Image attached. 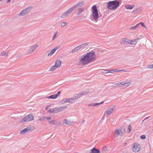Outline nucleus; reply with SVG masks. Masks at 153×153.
Masks as SVG:
<instances>
[{
    "instance_id": "f257e3e1",
    "label": "nucleus",
    "mask_w": 153,
    "mask_h": 153,
    "mask_svg": "<svg viewBox=\"0 0 153 153\" xmlns=\"http://www.w3.org/2000/svg\"><path fill=\"white\" fill-rule=\"evenodd\" d=\"M96 59L95 53L93 51L81 56L79 58V61L83 65L87 64L94 61Z\"/></svg>"
},
{
    "instance_id": "f03ea898",
    "label": "nucleus",
    "mask_w": 153,
    "mask_h": 153,
    "mask_svg": "<svg viewBox=\"0 0 153 153\" xmlns=\"http://www.w3.org/2000/svg\"><path fill=\"white\" fill-rule=\"evenodd\" d=\"M120 4L119 0L109 1L107 4V7L110 10H115L119 6Z\"/></svg>"
},
{
    "instance_id": "7ed1b4c3",
    "label": "nucleus",
    "mask_w": 153,
    "mask_h": 153,
    "mask_svg": "<svg viewBox=\"0 0 153 153\" xmlns=\"http://www.w3.org/2000/svg\"><path fill=\"white\" fill-rule=\"evenodd\" d=\"M92 16L94 21L97 22L99 18L98 10L97 9L96 5H94L91 7Z\"/></svg>"
},
{
    "instance_id": "20e7f679",
    "label": "nucleus",
    "mask_w": 153,
    "mask_h": 153,
    "mask_svg": "<svg viewBox=\"0 0 153 153\" xmlns=\"http://www.w3.org/2000/svg\"><path fill=\"white\" fill-rule=\"evenodd\" d=\"M67 108V106H63L59 107H56L51 108L48 110L50 113H56L60 112L61 111Z\"/></svg>"
},
{
    "instance_id": "39448f33",
    "label": "nucleus",
    "mask_w": 153,
    "mask_h": 153,
    "mask_svg": "<svg viewBox=\"0 0 153 153\" xmlns=\"http://www.w3.org/2000/svg\"><path fill=\"white\" fill-rule=\"evenodd\" d=\"M34 119L33 116L31 114L27 115L25 117L20 120L21 123H23L26 122H29L33 120Z\"/></svg>"
},
{
    "instance_id": "423d86ee",
    "label": "nucleus",
    "mask_w": 153,
    "mask_h": 153,
    "mask_svg": "<svg viewBox=\"0 0 153 153\" xmlns=\"http://www.w3.org/2000/svg\"><path fill=\"white\" fill-rule=\"evenodd\" d=\"M31 8H32L30 7H27L26 8L22 11L21 12L19 13V16H24L26 15H27L30 12V10H31Z\"/></svg>"
},
{
    "instance_id": "0eeeda50",
    "label": "nucleus",
    "mask_w": 153,
    "mask_h": 153,
    "mask_svg": "<svg viewBox=\"0 0 153 153\" xmlns=\"http://www.w3.org/2000/svg\"><path fill=\"white\" fill-rule=\"evenodd\" d=\"M126 132V129L125 128H123L120 131L119 130L116 129L115 131V133L114 135V137H117V135L120 134V133L121 134V135H123L125 134Z\"/></svg>"
},
{
    "instance_id": "6e6552de",
    "label": "nucleus",
    "mask_w": 153,
    "mask_h": 153,
    "mask_svg": "<svg viewBox=\"0 0 153 153\" xmlns=\"http://www.w3.org/2000/svg\"><path fill=\"white\" fill-rule=\"evenodd\" d=\"M140 146L138 143H134L133 144L132 149L134 152H138L140 149Z\"/></svg>"
},
{
    "instance_id": "1a4fd4ad",
    "label": "nucleus",
    "mask_w": 153,
    "mask_h": 153,
    "mask_svg": "<svg viewBox=\"0 0 153 153\" xmlns=\"http://www.w3.org/2000/svg\"><path fill=\"white\" fill-rule=\"evenodd\" d=\"M114 106H113L111 107H109L107 109V111L106 113L107 117L109 116L114 111Z\"/></svg>"
},
{
    "instance_id": "9d476101",
    "label": "nucleus",
    "mask_w": 153,
    "mask_h": 153,
    "mask_svg": "<svg viewBox=\"0 0 153 153\" xmlns=\"http://www.w3.org/2000/svg\"><path fill=\"white\" fill-rule=\"evenodd\" d=\"M38 45H35L31 46L29 50L28 53H31L34 51L38 47Z\"/></svg>"
},
{
    "instance_id": "9b49d317",
    "label": "nucleus",
    "mask_w": 153,
    "mask_h": 153,
    "mask_svg": "<svg viewBox=\"0 0 153 153\" xmlns=\"http://www.w3.org/2000/svg\"><path fill=\"white\" fill-rule=\"evenodd\" d=\"M130 42H131V40L126 38H123L121 40L120 42L122 44L127 45L129 44V43Z\"/></svg>"
},
{
    "instance_id": "f8f14e48",
    "label": "nucleus",
    "mask_w": 153,
    "mask_h": 153,
    "mask_svg": "<svg viewBox=\"0 0 153 153\" xmlns=\"http://www.w3.org/2000/svg\"><path fill=\"white\" fill-rule=\"evenodd\" d=\"M84 4V1H82L80 3H77L74 6H73V7H74V9L76 8H81L80 7H82Z\"/></svg>"
},
{
    "instance_id": "ddd939ff",
    "label": "nucleus",
    "mask_w": 153,
    "mask_h": 153,
    "mask_svg": "<svg viewBox=\"0 0 153 153\" xmlns=\"http://www.w3.org/2000/svg\"><path fill=\"white\" fill-rule=\"evenodd\" d=\"M30 128L27 127L21 131L20 133L22 134H24L27 132L30 131Z\"/></svg>"
},
{
    "instance_id": "4468645a",
    "label": "nucleus",
    "mask_w": 153,
    "mask_h": 153,
    "mask_svg": "<svg viewBox=\"0 0 153 153\" xmlns=\"http://www.w3.org/2000/svg\"><path fill=\"white\" fill-rule=\"evenodd\" d=\"M74 99L72 97L71 99H64L62 100L65 103L68 102L69 103H72L73 102Z\"/></svg>"
},
{
    "instance_id": "2eb2a0df",
    "label": "nucleus",
    "mask_w": 153,
    "mask_h": 153,
    "mask_svg": "<svg viewBox=\"0 0 153 153\" xmlns=\"http://www.w3.org/2000/svg\"><path fill=\"white\" fill-rule=\"evenodd\" d=\"M90 153H100V150L95 147L93 148L91 150V152Z\"/></svg>"
},
{
    "instance_id": "dca6fc26",
    "label": "nucleus",
    "mask_w": 153,
    "mask_h": 153,
    "mask_svg": "<svg viewBox=\"0 0 153 153\" xmlns=\"http://www.w3.org/2000/svg\"><path fill=\"white\" fill-rule=\"evenodd\" d=\"M121 84V85H123L125 86V88H126L129 86L131 84V83L130 82H121L120 83Z\"/></svg>"
},
{
    "instance_id": "f3484780",
    "label": "nucleus",
    "mask_w": 153,
    "mask_h": 153,
    "mask_svg": "<svg viewBox=\"0 0 153 153\" xmlns=\"http://www.w3.org/2000/svg\"><path fill=\"white\" fill-rule=\"evenodd\" d=\"M61 61L59 60H57L55 62V65L58 68L60 66Z\"/></svg>"
},
{
    "instance_id": "a211bd4d",
    "label": "nucleus",
    "mask_w": 153,
    "mask_h": 153,
    "mask_svg": "<svg viewBox=\"0 0 153 153\" xmlns=\"http://www.w3.org/2000/svg\"><path fill=\"white\" fill-rule=\"evenodd\" d=\"M63 122L64 123L66 124L70 125L71 124L72 122H71L70 120H68L67 119H64L63 120Z\"/></svg>"
},
{
    "instance_id": "6ab92c4d",
    "label": "nucleus",
    "mask_w": 153,
    "mask_h": 153,
    "mask_svg": "<svg viewBox=\"0 0 153 153\" xmlns=\"http://www.w3.org/2000/svg\"><path fill=\"white\" fill-rule=\"evenodd\" d=\"M134 5H130L129 4L126 5L125 7L127 9H132L134 7Z\"/></svg>"
},
{
    "instance_id": "aec40b11",
    "label": "nucleus",
    "mask_w": 153,
    "mask_h": 153,
    "mask_svg": "<svg viewBox=\"0 0 153 153\" xmlns=\"http://www.w3.org/2000/svg\"><path fill=\"white\" fill-rule=\"evenodd\" d=\"M74 10V7H73L72 6L71 7L68 9L66 12L69 14H70Z\"/></svg>"
},
{
    "instance_id": "412c9836",
    "label": "nucleus",
    "mask_w": 153,
    "mask_h": 153,
    "mask_svg": "<svg viewBox=\"0 0 153 153\" xmlns=\"http://www.w3.org/2000/svg\"><path fill=\"white\" fill-rule=\"evenodd\" d=\"M80 49V48L78 46L76 47L73 50L71 51L72 53H74L76 51H78Z\"/></svg>"
},
{
    "instance_id": "4be33fe9",
    "label": "nucleus",
    "mask_w": 153,
    "mask_h": 153,
    "mask_svg": "<svg viewBox=\"0 0 153 153\" xmlns=\"http://www.w3.org/2000/svg\"><path fill=\"white\" fill-rule=\"evenodd\" d=\"M81 95L80 93H79V94H77L75 95L74 97H72L74 99V100L77 99H78L80 98L81 97Z\"/></svg>"
},
{
    "instance_id": "5701e85b",
    "label": "nucleus",
    "mask_w": 153,
    "mask_h": 153,
    "mask_svg": "<svg viewBox=\"0 0 153 153\" xmlns=\"http://www.w3.org/2000/svg\"><path fill=\"white\" fill-rule=\"evenodd\" d=\"M69 15V14L66 11L65 12L62 14L61 16V17L62 18H64L65 17Z\"/></svg>"
},
{
    "instance_id": "b1692460",
    "label": "nucleus",
    "mask_w": 153,
    "mask_h": 153,
    "mask_svg": "<svg viewBox=\"0 0 153 153\" xmlns=\"http://www.w3.org/2000/svg\"><path fill=\"white\" fill-rule=\"evenodd\" d=\"M69 15V14L66 11L65 12L62 14L61 16V17L62 18H64L65 17Z\"/></svg>"
},
{
    "instance_id": "393cba45",
    "label": "nucleus",
    "mask_w": 153,
    "mask_h": 153,
    "mask_svg": "<svg viewBox=\"0 0 153 153\" xmlns=\"http://www.w3.org/2000/svg\"><path fill=\"white\" fill-rule=\"evenodd\" d=\"M46 98L48 99L50 98L54 99L56 98L57 97H56V95L55 94L54 95H52L48 97H46Z\"/></svg>"
},
{
    "instance_id": "a878e982",
    "label": "nucleus",
    "mask_w": 153,
    "mask_h": 153,
    "mask_svg": "<svg viewBox=\"0 0 153 153\" xmlns=\"http://www.w3.org/2000/svg\"><path fill=\"white\" fill-rule=\"evenodd\" d=\"M83 11V8H78V9L77 14L78 15L81 14Z\"/></svg>"
},
{
    "instance_id": "bb28decb",
    "label": "nucleus",
    "mask_w": 153,
    "mask_h": 153,
    "mask_svg": "<svg viewBox=\"0 0 153 153\" xmlns=\"http://www.w3.org/2000/svg\"><path fill=\"white\" fill-rule=\"evenodd\" d=\"M89 92L87 91H81L80 93L81 96L87 94Z\"/></svg>"
},
{
    "instance_id": "cd10ccee",
    "label": "nucleus",
    "mask_w": 153,
    "mask_h": 153,
    "mask_svg": "<svg viewBox=\"0 0 153 153\" xmlns=\"http://www.w3.org/2000/svg\"><path fill=\"white\" fill-rule=\"evenodd\" d=\"M8 54V52H3L1 53V55L2 56H6Z\"/></svg>"
},
{
    "instance_id": "c85d7f7f",
    "label": "nucleus",
    "mask_w": 153,
    "mask_h": 153,
    "mask_svg": "<svg viewBox=\"0 0 153 153\" xmlns=\"http://www.w3.org/2000/svg\"><path fill=\"white\" fill-rule=\"evenodd\" d=\"M138 26H139V24H137L136 25H135V26L131 27L130 28V30H131V29H132V30H135Z\"/></svg>"
},
{
    "instance_id": "c756f323",
    "label": "nucleus",
    "mask_w": 153,
    "mask_h": 153,
    "mask_svg": "<svg viewBox=\"0 0 153 153\" xmlns=\"http://www.w3.org/2000/svg\"><path fill=\"white\" fill-rule=\"evenodd\" d=\"M59 48H60V47H59V46H56L51 51H52V52H53V53H55V52L56 51V50L57 49Z\"/></svg>"
},
{
    "instance_id": "7c9ffc66",
    "label": "nucleus",
    "mask_w": 153,
    "mask_h": 153,
    "mask_svg": "<svg viewBox=\"0 0 153 153\" xmlns=\"http://www.w3.org/2000/svg\"><path fill=\"white\" fill-rule=\"evenodd\" d=\"M56 120H50L49 121V123L51 124H52L56 125Z\"/></svg>"
},
{
    "instance_id": "2f4dec72",
    "label": "nucleus",
    "mask_w": 153,
    "mask_h": 153,
    "mask_svg": "<svg viewBox=\"0 0 153 153\" xmlns=\"http://www.w3.org/2000/svg\"><path fill=\"white\" fill-rule=\"evenodd\" d=\"M103 102L104 101H102L99 103H94V106H99L100 105L103 104Z\"/></svg>"
},
{
    "instance_id": "473e14b6",
    "label": "nucleus",
    "mask_w": 153,
    "mask_h": 153,
    "mask_svg": "<svg viewBox=\"0 0 153 153\" xmlns=\"http://www.w3.org/2000/svg\"><path fill=\"white\" fill-rule=\"evenodd\" d=\"M57 68L56 66L55 65L53 66H52L51 68L50 69V70L51 71H54L56 68Z\"/></svg>"
},
{
    "instance_id": "72a5a7b5",
    "label": "nucleus",
    "mask_w": 153,
    "mask_h": 153,
    "mask_svg": "<svg viewBox=\"0 0 153 153\" xmlns=\"http://www.w3.org/2000/svg\"><path fill=\"white\" fill-rule=\"evenodd\" d=\"M120 82H119L118 83H117L116 84H114L112 85V86L113 87H116L118 86H120L121 85V84H120Z\"/></svg>"
},
{
    "instance_id": "f704fd0d",
    "label": "nucleus",
    "mask_w": 153,
    "mask_h": 153,
    "mask_svg": "<svg viewBox=\"0 0 153 153\" xmlns=\"http://www.w3.org/2000/svg\"><path fill=\"white\" fill-rule=\"evenodd\" d=\"M67 24V22H62L60 23V25L61 26L64 27L66 26Z\"/></svg>"
},
{
    "instance_id": "c9c22d12",
    "label": "nucleus",
    "mask_w": 153,
    "mask_h": 153,
    "mask_svg": "<svg viewBox=\"0 0 153 153\" xmlns=\"http://www.w3.org/2000/svg\"><path fill=\"white\" fill-rule=\"evenodd\" d=\"M131 42H130L129 43V44H131V45H134L136 44L137 42H133L134 40H131Z\"/></svg>"
},
{
    "instance_id": "e433bc0d",
    "label": "nucleus",
    "mask_w": 153,
    "mask_h": 153,
    "mask_svg": "<svg viewBox=\"0 0 153 153\" xmlns=\"http://www.w3.org/2000/svg\"><path fill=\"white\" fill-rule=\"evenodd\" d=\"M139 24V25H141L143 27H144L145 28H146V27L145 26V25H144V24L143 22H140L138 24Z\"/></svg>"
},
{
    "instance_id": "4c0bfd02",
    "label": "nucleus",
    "mask_w": 153,
    "mask_h": 153,
    "mask_svg": "<svg viewBox=\"0 0 153 153\" xmlns=\"http://www.w3.org/2000/svg\"><path fill=\"white\" fill-rule=\"evenodd\" d=\"M141 8V7H139L138 8H137V9H136L135 10H133V11H132V13H137V11Z\"/></svg>"
},
{
    "instance_id": "58836bf2",
    "label": "nucleus",
    "mask_w": 153,
    "mask_h": 153,
    "mask_svg": "<svg viewBox=\"0 0 153 153\" xmlns=\"http://www.w3.org/2000/svg\"><path fill=\"white\" fill-rule=\"evenodd\" d=\"M121 71H124L125 72H130L131 71L130 70H125V69H121L120 70Z\"/></svg>"
},
{
    "instance_id": "ea45409f",
    "label": "nucleus",
    "mask_w": 153,
    "mask_h": 153,
    "mask_svg": "<svg viewBox=\"0 0 153 153\" xmlns=\"http://www.w3.org/2000/svg\"><path fill=\"white\" fill-rule=\"evenodd\" d=\"M147 68H153V64L148 65Z\"/></svg>"
},
{
    "instance_id": "a19ab883",
    "label": "nucleus",
    "mask_w": 153,
    "mask_h": 153,
    "mask_svg": "<svg viewBox=\"0 0 153 153\" xmlns=\"http://www.w3.org/2000/svg\"><path fill=\"white\" fill-rule=\"evenodd\" d=\"M140 138L142 139H144L146 138V137L145 135H142L140 136Z\"/></svg>"
},
{
    "instance_id": "79ce46f5",
    "label": "nucleus",
    "mask_w": 153,
    "mask_h": 153,
    "mask_svg": "<svg viewBox=\"0 0 153 153\" xmlns=\"http://www.w3.org/2000/svg\"><path fill=\"white\" fill-rule=\"evenodd\" d=\"M102 72L103 73H109L108 70H103L102 71Z\"/></svg>"
},
{
    "instance_id": "37998d69",
    "label": "nucleus",
    "mask_w": 153,
    "mask_h": 153,
    "mask_svg": "<svg viewBox=\"0 0 153 153\" xmlns=\"http://www.w3.org/2000/svg\"><path fill=\"white\" fill-rule=\"evenodd\" d=\"M45 118L46 120H50L51 119V117H44Z\"/></svg>"
},
{
    "instance_id": "c03bdc74",
    "label": "nucleus",
    "mask_w": 153,
    "mask_h": 153,
    "mask_svg": "<svg viewBox=\"0 0 153 153\" xmlns=\"http://www.w3.org/2000/svg\"><path fill=\"white\" fill-rule=\"evenodd\" d=\"M57 33H58L57 31H56L54 35H53V37L52 39L53 40L54 39V38L56 36Z\"/></svg>"
},
{
    "instance_id": "a18cd8bd",
    "label": "nucleus",
    "mask_w": 153,
    "mask_h": 153,
    "mask_svg": "<svg viewBox=\"0 0 153 153\" xmlns=\"http://www.w3.org/2000/svg\"><path fill=\"white\" fill-rule=\"evenodd\" d=\"M60 91H59L56 94H55V95H56V97H57V98L59 96V95L60 94Z\"/></svg>"
},
{
    "instance_id": "49530a36",
    "label": "nucleus",
    "mask_w": 153,
    "mask_h": 153,
    "mask_svg": "<svg viewBox=\"0 0 153 153\" xmlns=\"http://www.w3.org/2000/svg\"><path fill=\"white\" fill-rule=\"evenodd\" d=\"M53 53H53V52H52V51H51L50 53L48 54V56H51L52 55Z\"/></svg>"
},
{
    "instance_id": "de8ad7c7",
    "label": "nucleus",
    "mask_w": 153,
    "mask_h": 153,
    "mask_svg": "<svg viewBox=\"0 0 153 153\" xmlns=\"http://www.w3.org/2000/svg\"><path fill=\"white\" fill-rule=\"evenodd\" d=\"M53 53H53V52H52V51H51L50 53L48 54V56H51L52 55Z\"/></svg>"
},
{
    "instance_id": "09e8293b",
    "label": "nucleus",
    "mask_w": 153,
    "mask_h": 153,
    "mask_svg": "<svg viewBox=\"0 0 153 153\" xmlns=\"http://www.w3.org/2000/svg\"><path fill=\"white\" fill-rule=\"evenodd\" d=\"M128 128L129 130V132H130V131H131V126H128Z\"/></svg>"
},
{
    "instance_id": "8fccbe9b",
    "label": "nucleus",
    "mask_w": 153,
    "mask_h": 153,
    "mask_svg": "<svg viewBox=\"0 0 153 153\" xmlns=\"http://www.w3.org/2000/svg\"><path fill=\"white\" fill-rule=\"evenodd\" d=\"M109 73H113L115 72L114 69L111 70H108Z\"/></svg>"
},
{
    "instance_id": "3c124183",
    "label": "nucleus",
    "mask_w": 153,
    "mask_h": 153,
    "mask_svg": "<svg viewBox=\"0 0 153 153\" xmlns=\"http://www.w3.org/2000/svg\"><path fill=\"white\" fill-rule=\"evenodd\" d=\"M115 72H118L120 71V70L119 69H114Z\"/></svg>"
},
{
    "instance_id": "603ef678",
    "label": "nucleus",
    "mask_w": 153,
    "mask_h": 153,
    "mask_svg": "<svg viewBox=\"0 0 153 153\" xmlns=\"http://www.w3.org/2000/svg\"><path fill=\"white\" fill-rule=\"evenodd\" d=\"M51 106V105H48V106H46V107L45 108V110H48V109L49 108V107Z\"/></svg>"
},
{
    "instance_id": "864d4df0",
    "label": "nucleus",
    "mask_w": 153,
    "mask_h": 153,
    "mask_svg": "<svg viewBox=\"0 0 153 153\" xmlns=\"http://www.w3.org/2000/svg\"><path fill=\"white\" fill-rule=\"evenodd\" d=\"M44 118H45L44 117H43V118L41 117V118H40V119H39V121L43 120H44Z\"/></svg>"
},
{
    "instance_id": "5fc2aeb1",
    "label": "nucleus",
    "mask_w": 153,
    "mask_h": 153,
    "mask_svg": "<svg viewBox=\"0 0 153 153\" xmlns=\"http://www.w3.org/2000/svg\"><path fill=\"white\" fill-rule=\"evenodd\" d=\"M107 147H104V148H103V150L104 151H106L107 150Z\"/></svg>"
},
{
    "instance_id": "6e6d98bb",
    "label": "nucleus",
    "mask_w": 153,
    "mask_h": 153,
    "mask_svg": "<svg viewBox=\"0 0 153 153\" xmlns=\"http://www.w3.org/2000/svg\"><path fill=\"white\" fill-rule=\"evenodd\" d=\"M88 105L89 106H94V103H92L89 104Z\"/></svg>"
},
{
    "instance_id": "4d7b16f0",
    "label": "nucleus",
    "mask_w": 153,
    "mask_h": 153,
    "mask_svg": "<svg viewBox=\"0 0 153 153\" xmlns=\"http://www.w3.org/2000/svg\"><path fill=\"white\" fill-rule=\"evenodd\" d=\"M78 46L80 48V49H81V48H82L83 47V46H82V44H81V45H79Z\"/></svg>"
},
{
    "instance_id": "13d9d810",
    "label": "nucleus",
    "mask_w": 153,
    "mask_h": 153,
    "mask_svg": "<svg viewBox=\"0 0 153 153\" xmlns=\"http://www.w3.org/2000/svg\"><path fill=\"white\" fill-rule=\"evenodd\" d=\"M139 39V37H138V38H137L136 39L134 40V41H133V42H136V41H137V40H138Z\"/></svg>"
},
{
    "instance_id": "bf43d9fd",
    "label": "nucleus",
    "mask_w": 153,
    "mask_h": 153,
    "mask_svg": "<svg viewBox=\"0 0 153 153\" xmlns=\"http://www.w3.org/2000/svg\"><path fill=\"white\" fill-rule=\"evenodd\" d=\"M85 45V46L88 45L89 44V43H88V42H86V43H84Z\"/></svg>"
},
{
    "instance_id": "052dcab7",
    "label": "nucleus",
    "mask_w": 153,
    "mask_h": 153,
    "mask_svg": "<svg viewBox=\"0 0 153 153\" xmlns=\"http://www.w3.org/2000/svg\"><path fill=\"white\" fill-rule=\"evenodd\" d=\"M148 118H149V117H147L144 120H143L142 121V122H143L144 120H146V119H147Z\"/></svg>"
},
{
    "instance_id": "680f3d73",
    "label": "nucleus",
    "mask_w": 153,
    "mask_h": 153,
    "mask_svg": "<svg viewBox=\"0 0 153 153\" xmlns=\"http://www.w3.org/2000/svg\"><path fill=\"white\" fill-rule=\"evenodd\" d=\"M10 1V0H7V3H8Z\"/></svg>"
},
{
    "instance_id": "e2e57ef3",
    "label": "nucleus",
    "mask_w": 153,
    "mask_h": 153,
    "mask_svg": "<svg viewBox=\"0 0 153 153\" xmlns=\"http://www.w3.org/2000/svg\"><path fill=\"white\" fill-rule=\"evenodd\" d=\"M82 44V46H83V47H84V46H85V44H84V43H83V44Z\"/></svg>"
},
{
    "instance_id": "0e129e2a",
    "label": "nucleus",
    "mask_w": 153,
    "mask_h": 153,
    "mask_svg": "<svg viewBox=\"0 0 153 153\" xmlns=\"http://www.w3.org/2000/svg\"><path fill=\"white\" fill-rule=\"evenodd\" d=\"M21 55V54H19V56H20Z\"/></svg>"
},
{
    "instance_id": "69168bd1",
    "label": "nucleus",
    "mask_w": 153,
    "mask_h": 153,
    "mask_svg": "<svg viewBox=\"0 0 153 153\" xmlns=\"http://www.w3.org/2000/svg\"><path fill=\"white\" fill-rule=\"evenodd\" d=\"M126 144H127V143H125V146H126Z\"/></svg>"
}]
</instances>
